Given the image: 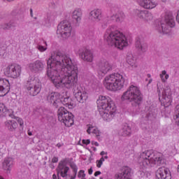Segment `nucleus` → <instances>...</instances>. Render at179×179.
<instances>
[{
  "label": "nucleus",
  "mask_w": 179,
  "mask_h": 179,
  "mask_svg": "<svg viewBox=\"0 0 179 179\" xmlns=\"http://www.w3.org/2000/svg\"><path fill=\"white\" fill-rule=\"evenodd\" d=\"M34 19H35V20H36V19H37V17H34Z\"/></svg>",
  "instance_id": "nucleus-58"
},
{
  "label": "nucleus",
  "mask_w": 179,
  "mask_h": 179,
  "mask_svg": "<svg viewBox=\"0 0 179 179\" xmlns=\"http://www.w3.org/2000/svg\"><path fill=\"white\" fill-rule=\"evenodd\" d=\"M137 162L141 170H145L155 164L162 166L164 163V156L157 151L148 150L140 153Z\"/></svg>",
  "instance_id": "nucleus-3"
},
{
  "label": "nucleus",
  "mask_w": 179,
  "mask_h": 179,
  "mask_svg": "<svg viewBox=\"0 0 179 179\" xmlns=\"http://www.w3.org/2000/svg\"><path fill=\"white\" fill-rule=\"evenodd\" d=\"M18 124H20V127H23V124H24L23 119L19 118L18 119Z\"/></svg>",
  "instance_id": "nucleus-43"
},
{
  "label": "nucleus",
  "mask_w": 179,
  "mask_h": 179,
  "mask_svg": "<svg viewBox=\"0 0 179 179\" xmlns=\"http://www.w3.org/2000/svg\"><path fill=\"white\" fill-rule=\"evenodd\" d=\"M1 29H3V30H10V27L9 22L3 24L1 25Z\"/></svg>",
  "instance_id": "nucleus-40"
},
{
  "label": "nucleus",
  "mask_w": 179,
  "mask_h": 179,
  "mask_svg": "<svg viewBox=\"0 0 179 179\" xmlns=\"http://www.w3.org/2000/svg\"><path fill=\"white\" fill-rule=\"evenodd\" d=\"M85 177H86V173H85V171L84 170L79 171L78 174V178H85Z\"/></svg>",
  "instance_id": "nucleus-39"
},
{
  "label": "nucleus",
  "mask_w": 179,
  "mask_h": 179,
  "mask_svg": "<svg viewBox=\"0 0 179 179\" xmlns=\"http://www.w3.org/2000/svg\"><path fill=\"white\" fill-rule=\"evenodd\" d=\"M83 145H90V139L83 140Z\"/></svg>",
  "instance_id": "nucleus-42"
},
{
  "label": "nucleus",
  "mask_w": 179,
  "mask_h": 179,
  "mask_svg": "<svg viewBox=\"0 0 179 179\" xmlns=\"http://www.w3.org/2000/svg\"><path fill=\"white\" fill-rule=\"evenodd\" d=\"M107 159H108V155L101 157L99 160H96V167L98 169H100L101 167V166H103V163H104L105 160H107Z\"/></svg>",
  "instance_id": "nucleus-35"
},
{
  "label": "nucleus",
  "mask_w": 179,
  "mask_h": 179,
  "mask_svg": "<svg viewBox=\"0 0 179 179\" xmlns=\"http://www.w3.org/2000/svg\"><path fill=\"white\" fill-rule=\"evenodd\" d=\"M124 15L122 13H120L116 14L115 15H112L111 17H105L103 20H101L99 22V26L101 29H107L108 24L110 20H114L115 19V22H121L123 20L124 17Z\"/></svg>",
  "instance_id": "nucleus-14"
},
{
  "label": "nucleus",
  "mask_w": 179,
  "mask_h": 179,
  "mask_svg": "<svg viewBox=\"0 0 179 179\" xmlns=\"http://www.w3.org/2000/svg\"><path fill=\"white\" fill-rule=\"evenodd\" d=\"M136 48L140 52H146L148 51V43L141 38H137L136 41Z\"/></svg>",
  "instance_id": "nucleus-24"
},
{
  "label": "nucleus",
  "mask_w": 179,
  "mask_h": 179,
  "mask_svg": "<svg viewBox=\"0 0 179 179\" xmlns=\"http://www.w3.org/2000/svg\"><path fill=\"white\" fill-rule=\"evenodd\" d=\"M156 179H171V173L167 168H159L156 171Z\"/></svg>",
  "instance_id": "nucleus-20"
},
{
  "label": "nucleus",
  "mask_w": 179,
  "mask_h": 179,
  "mask_svg": "<svg viewBox=\"0 0 179 179\" xmlns=\"http://www.w3.org/2000/svg\"><path fill=\"white\" fill-rule=\"evenodd\" d=\"M8 2H12L13 0H7Z\"/></svg>",
  "instance_id": "nucleus-57"
},
{
  "label": "nucleus",
  "mask_w": 179,
  "mask_h": 179,
  "mask_svg": "<svg viewBox=\"0 0 179 179\" xmlns=\"http://www.w3.org/2000/svg\"><path fill=\"white\" fill-rule=\"evenodd\" d=\"M58 120L62 122L65 127H72L75 121L73 120V115L68 111L65 108L60 106L57 110Z\"/></svg>",
  "instance_id": "nucleus-10"
},
{
  "label": "nucleus",
  "mask_w": 179,
  "mask_h": 179,
  "mask_svg": "<svg viewBox=\"0 0 179 179\" xmlns=\"http://www.w3.org/2000/svg\"><path fill=\"white\" fill-rule=\"evenodd\" d=\"M44 66H45V63L41 60H36L33 63H29L28 64V68L31 71V72H41L43 69H44Z\"/></svg>",
  "instance_id": "nucleus-19"
},
{
  "label": "nucleus",
  "mask_w": 179,
  "mask_h": 179,
  "mask_svg": "<svg viewBox=\"0 0 179 179\" xmlns=\"http://www.w3.org/2000/svg\"><path fill=\"white\" fill-rule=\"evenodd\" d=\"M148 83L149 84L152 83V79L149 80Z\"/></svg>",
  "instance_id": "nucleus-55"
},
{
  "label": "nucleus",
  "mask_w": 179,
  "mask_h": 179,
  "mask_svg": "<svg viewBox=\"0 0 179 179\" xmlns=\"http://www.w3.org/2000/svg\"><path fill=\"white\" fill-rule=\"evenodd\" d=\"M100 179H103V178L101 177Z\"/></svg>",
  "instance_id": "nucleus-60"
},
{
  "label": "nucleus",
  "mask_w": 179,
  "mask_h": 179,
  "mask_svg": "<svg viewBox=\"0 0 179 179\" xmlns=\"http://www.w3.org/2000/svg\"><path fill=\"white\" fill-rule=\"evenodd\" d=\"M10 90V83L6 78H0V96H6Z\"/></svg>",
  "instance_id": "nucleus-18"
},
{
  "label": "nucleus",
  "mask_w": 179,
  "mask_h": 179,
  "mask_svg": "<svg viewBox=\"0 0 179 179\" xmlns=\"http://www.w3.org/2000/svg\"><path fill=\"white\" fill-rule=\"evenodd\" d=\"M176 26V22H174V16L173 13H167L165 15L164 20L162 21L160 25H159L157 29L159 33L163 34H169L171 31V28Z\"/></svg>",
  "instance_id": "nucleus-9"
},
{
  "label": "nucleus",
  "mask_w": 179,
  "mask_h": 179,
  "mask_svg": "<svg viewBox=\"0 0 179 179\" xmlns=\"http://www.w3.org/2000/svg\"><path fill=\"white\" fill-rule=\"evenodd\" d=\"M7 111H9V110H8L6 106L3 103H0V113H6Z\"/></svg>",
  "instance_id": "nucleus-38"
},
{
  "label": "nucleus",
  "mask_w": 179,
  "mask_h": 179,
  "mask_svg": "<svg viewBox=\"0 0 179 179\" xmlns=\"http://www.w3.org/2000/svg\"><path fill=\"white\" fill-rule=\"evenodd\" d=\"M52 178L53 179H57V175L56 174H53L52 175Z\"/></svg>",
  "instance_id": "nucleus-53"
},
{
  "label": "nucleus",
  "mask_w": 179,
  "mask_h": 179,
  "mask_svg": "<svg viewBox=\"0 0 179 179\" xmlns=\"http://www.w3.org/2000/svg\"><path fill=\"white\" fill-rule=\"evenodd\" d=\"M47 76L57 89H72L74 96L79 103L87 100V92L78 85V66L73 64L69 55L54 52L47 61Z\"/></svg>",
  "instance_id": "nucleus-1"
},
{
  "label": "nucleus",
  "mask_w": 179,
  "mask_h": 179,
  "mask_svg": "<svg viewBox=\"0 0 179 179\" xmlns=\"http://www.w3.org/2000/svg\"><path fill=\"white\" fill-rule=\"evenodd\" d=\"M131 168L125 166L122 171L115 175L116 179H131Z\"/></svg>",
  "instance_id": "nucleus-25"
},
{
  "label": "nucleus",
  "mask_w": 179,
  "mask_h": 179,
  "mask_svg": "<svg viewBox=\"0 0 179 179\" xmlns=\"http://www.w3.org/2000/svg\"><path fill=\"white\" fill-rule=\"evenodd\" d=\"M5 127L7 128L10 132H13L16 131V129L18 127L17 122L15 120H7L5 122Z\"/></svg>",
  "instance_id": "nucleus-26"
},
{
  "label": "nucleus",
  "mask_w": 179,
  "mask_h": 179,
  "mask_svg": "<svg viewBox=\"0 0 179 179\" xmlns=\"http://www.w3.org/2000/svg\"><path fill=\"white\" fill-rule=\"evenodd\" d=\"M67 163L68 162L66 159H63L59 163L57 171L58 176L60 174L63 179L76 178V176L78 174V166H76L75 164H71L70 167L72 169L74 173L73 176H71V175L68 174V172L69 171V167L66 166Z\"/></svg>",
  "instance_id": "nucleus-7"
},
{
  "label": "nucleus",
  "mask_w": 179,
  "mask_h": 179,
  "mask_svg": "<svg viewBox=\"0 0 179 179\" xmlns=\"http://www.w3.org/2000/svg\"><path fill=\"white\" fill-rule=\"evenodd\" d=\"M100 174H101V172L100 171H96L94 173V176L97 177L98 176H100Z\"/></svg>",
  "instance_id": "nucleus-48"
},
{
  "label": "nucleus",
  "mask_w": 179,
  "mask_h": 179,
  "mask_svg": "<svg viewBox=\"0 0 179 179\" xmlns=\"http://www.w3.org/2000/svg\"><path fill=\"white\" fill-rule=\"evenodd\" d=\"M96 103L102 110L99 111L102 118L105 121H111V119L114 118L117 113V107H115L114 101L108 96L100 95L96 100Z\"/></svg>",
  "instance_id": "nucleus-4"
},
{
  "label": "nucleus",
  "mask_w": 179,
  "mask_h": 179,
  "mask_svg": "<svg viewBox=\"0 0 179 179\" xmlns=\"http://www.w3.org/2000/svg\"><path fill=\"white\" fill-rule=\"evenodd\" d=\"M57 34L62 38H69L72 34V25L68 20L62 21L57 26Z\"/></svg>",
  "instance_id": "nucleus-12"
},
{
  "label": "nucleus",
  "mask_w": 179,
  "mask_h": 179,
  "mask_svg": "<svg viewBox=\"0 0 179 179\" xmlns=\"http://www.w3.org/2000/svg\"><path fill=\"white\" fill-rule=\"evenodd\" d=\"M78 54L83 61L93 62L94 56L93 55V52H92V50L82 48L78 50Z\"/></svg>",
  "instance_id": "nucleus-16"
},
{
  "label": "nucleus",
  "mask_w": 179,
  "mask_h": 179,
  "mask_svg": "<svg viewBox=\"0 0 179 179\" xmlns=\"http://www.w3.org/2000/svg\"><path fill=\"white\" fill-rule=\"evenodd\" d=\"M8 24H10V29H12V27H16L17 26L16 22L13 20L10 21Z\"/></svg>",
  "instance_id": "nucleus-41"
},
{
  "label": "nucleus",
  "mask_w": 179,
  "mask_h": 179,
  "mask_svg": "<svg viewBox=\"0 0 179 179\" xmlns=\"http://www.w3.org/2000/svg\"><path fill=\"white\" fill-rule=\"evenodd\" d=\"M58 179H59V176H58Z\"/></svg>",
  "instance_id": "nucleus-61"
},
{
  "label": "nucleus",
  "mask_w": 179,
  "mask_h": 179,
  "mask_svg": "<svg viewBox=\"0 0 179 179\" xmlns=\"http://www.w3.org/2000/svg\"><path fill=\"white\" fill-rule=\"evenodd\" d=\"M117 29V25L109 26L104 34V40L108 45L115 47L118 50H124L128 47V40H127V36Z\"/></svg>",
  "instance_id": "nucleus-2"
},
{
  "label": "nucleus",
  "mask_w": 179,
  "mask_h": 179,
  "mask_svg": "<svg viewBox=\"0 0 179 179\" xmlns=\"http://www.w3.org/2000/svg\"><path fill=\"white\" fill-rule=\"evenodd\" d=\"M90 18L92 22H94V23H99V22H101V19H103V13H101V10H92L90 13Z\"/></svg>",
  "instance_id": "nucleus-21"
},
{
  "label": "nucleus",
  "mask_w": 179,
  "mask_h": 179,
  "mask_svg": "<svg viewBox=\"0 0 179 179\" xmlns=\"http://www.w3.org/2000/svg\"><path fill=\"white\" fill-rule=\"evenodd\" d=\"M104 155H106L105 156H107V152L104 151L100 152V155L102 156V157H104Z\"/></svg>",
  "instance_id": "nucleus-45"
},
{
  "label": "nucleus",
  "mask_w": 179,
  "mask_h": 179,
  "mask_svg": "<svg viewBox=\"0 0 179 179\" xmlns=\"http://www.w3.org/2000/svg\"><path fill=\"white\" fill-rule=\"evenodd\" d=\"M159 78L163 83H166V82H167V80L169 79V78H170V76H169V74H167V71H166V70H164L159 74Z\"/></svg>",
  "instance_id": "nucleus-32"
},
{
  "label": "nucleus",
  "mask_w": 179,
  "mask_h": 179,
  "mask_svg": "<svg viewBox=\"0 0 179 179\" xmlns=\"http://www.w3.org/2000/svg\"><path fill=\"white\" fill-rule=\"evenodd\" d=\"M24 88L30 96H37L41 92V83L38 78L30 76L24 83Z\"/></svg>",
  "instance_id": "nucleus-8"
},
{
  "label": "nucleus",
  "mask_w": 179,
  "mask_h": 179,
  "mask_svg": "<svg viewBox=\"0 0 179 179\" xmlns=\"http://www.w3.org/2000/svg\"><path fill=\"white\" fill-rule=\"evenodd\" d=\"M87 127V133L88 134V135H90V134H94V135H96V138H99V136H100V134H101V132H100V130H99L97 127L93 126L92 124H88Z\"/></svg>",
  "instance_id": "nucleus-29"
},
{
  "label": "nucleus",
  "mask_w": 179,
  "mask_h": 179,
  "mask_svg": "<svg viewBox=\"0 0 179 179\" xmlns=\"http://www.w3.org/2000/svg\"><path fill=\"white\" fill-rule=\"evenodd\" d=\"M122 101L131 103L132 106H141L143 101V94L141 92V88L136 85H131L127 90L123 92L121 96Z\"/></svg>",
  "instance_id": "nucleus-5"
},
{
  "label": "nucleus",
  "mask_w": 179,
  "mask_h": 179,
  "mask_svg": "<svg viewBox=\"0 0 179 179\" xmlns=\"http://www.w3.org/2000/svg\"><path fill=\"white\" fill-rule=\"evenodd\" d=\"M137 2L140 6L145 9H153L157 6V3L152 0H137Z\"/></svg>",
  "instance_id": "nucleus-22"
},
{
  "label": "nucleus",
  "mask_w": 179,
  "mask_h": 179,
  "mask_svg": "<svg viewBox=\"0 0 179 179\" xmlns=\"http://www.w3.org/2000/svg\"><path fill=\"white\" fill-rule=\"evenodd\" d=\"M111 65L106 60L101 61L98 64L97 73L100 76H104L109 71L112 69Z\"/></svg>",
  "instance_id": "nucleus-17"
},
{
  "label": "nucleus",
  "mask_w": 179,
  "mask_h": 179,
  "mask_svg": "<svg viewBox=\"0 0 179 179\" xmlns=\"http://www.w3.org/2000/svg\"><path fill=\"white\" fill-rule=\"evenodd\" d=\"M153 19V15H152V13L147 10V13H145V15H144V18L143 20H145V22H150V20H152Z\"/></svg>",
  "instance_id": "nucleus-37"
},
{
  "label": "nucleus",
  "mask_w": 179,
  "mask_h": 179,
  "mask_svg": "<svg viewBox=\"0 0 179 179\" xmlns=\"http://www.w3.org/2000/svg\"><path fill=\"white\" fill-rule=\"evenodd\" d=\"M157 92L159 94V99H160V97H162V101L164 107H169V106H171V103L173 102V96H171V88H170L169 85H164V87L163 90H162V91L157 87Z\"/></svg>",
  "instance_id": "nucleus-11"
},
{
  "label": "nucleus",
  "mask_w": 179,
  "mask_h": 179,
  "mask_svg": "<svg viewBox=\"0 0 179 179\" xmlns=\"http://www.w3.org/2000/svg\"><path fill=\"white\" fill-rule=\"evenodd\" d=\"M88 173L90 174V176H92V174H93V168L91 167L89 170H88Z\"/></svg>",
  "instance_id": "nucleus-46"
},
{
  "label": "nucleus",
  "mask_w": 179,
  "mask_h": 179,
  "mask_svg": "<svg viewBox=\"0 0 179 179\" xmlns=\"http://www.w3.org/2000/svg\"><path fill=\"white\" fill-rule=\"evenodd\" d=\"M131 134V127L127 124H125L120 130V135H122V136H129Z\"/></svg>",
  "instance_id": "nucleus-30"
},
{
  "label": "nucleus",
  "mask_w": 179,
  "mask_h": 179,
  "mask_svg": "<svg viewBox=\"0 0 179 179\" xmlns=\"http://www.w3.org/2000/svg\"><path fill=\"white\" fill-rule=\"evenodd\" d=\"M52 163H58V157H54L52 159Z\"/></svg>",
  "instance_id": "nucleus-44"
},
{
  "label": "nucleus",
  "mask_w": 179,
  "mask_h": 179,
  "mask_svg": "<svg viewBox=\"0 0 179 179\" xmlns=\"http://www.w3.org/2000/svg\"><path fill=\"white\" fill-rule=\"evenodd\" d=\"M0 179H4L2 176H0Z\"/></svg>",
  "instance_id": "nucleus-56"
},
{
  "label": "nucleus",
  "mask_w": 179,
  "mask_h": 179,
  "mask_svg": "<svg viewBox=\"0 0 179 179\" xmlns=\"http://www.w3.org/2000/svg\"><path fill=\"white\" fill-rule=\"evenodd\" d=\"M127 64L132 66V68H138V62L136 57L133 55L127 56Z\"/></svg>",
  "instance_id": "nucleus-31"
},
{
  "label": "nucleus",
  "mask_w": 179,
  "mask_h": 179,
  "mask_svg": "<svg viewBox=\"0 0 179 179\" xmlns=\"http://www.w3.org/2000/svg\"><path fill=\"white\" fill-rule=\"evenodd\" d=\"M148 78H150V74H148Z\"/></svg>",
  "instance_id": "nucleus-59"
},
{
  "label": "nucleus",
  "mask_w": 179,
  "mask_h": 179,
  "mask_svg": "<svg viewBox=\"0 0 179 179\" xmlns=\"http://www.w3.org/2000/svg\"><path fill=\"white\" fill-rule=\"evenodd\" d=\"M124 83H125L124 76L118 73L107 76L103 80V85L110 92L121 90L124 87Z\"/></svg>",
  "instance_id": "nucleus-6"
},
{
  "label": "nucleus",
  "mask_w": 179,
  "mask_h": 179,
  "mask_svg": "<svg viewBox=\"0 0 179 179\" xmlns=\"http://www.w3.org/2000/svg\"><path fill=\"white\" fill-rule=\"evenodd\" d=\"M92 145H94V146H99V144L97 141H92L91 142Z\"/></svg>",
  "instance_id": "nucleus-47"
},
{
  "label": "nucleus",
  "mask_w": 179,
  "mask_h": 179,
  "mask_svg": "<svg viewBox=\"0 0 179 179\" xmlns=\"http://www.w3.org/2000/svg\"><path fill=\"white\" fill-rule=\"evenodd\" d=\"M148 10H136V15L139 17L140 19H144L145 15H146Z\"/></svg>",
  "instance_id": "nucleus-34"
},
{
  "label": "nucleus",
  "mask_w": 179,
  "mask_h": 179,
  "mask_svg": "<svg viewBox=\"0 0 179 179\" xmlns=\"http://www.w3.org/2000/svg\"><path fill=\"white\" fill-rule=\"evenodd\" d=\"M160 2H163V3H166L167 0H159Z\"/></svg>",
  "instance_id": "nucleus-52"
},
{
  "label": "nucleus",
  "mask_w": 179,
  "mask_h": 179,
  "mask_svg": "<svg viewBox=\"0 0 179 179\" xmlns=\"http://www.w3.org/2000/svg\"><path fill=\"white\" fill-rule=\"evenodd\" d=\"M176 125L179 127V105L176 106V115L174 116Z\"/></svg>",
  "instance_id": "nucleus-36"
},
{
  "label": "nucleus",
  "mask_w": 179,
  "mask_h": 179,
  "mask_svg": "<svg viewBox=\"0 0 179 179\" xmlns=\"http://www.w3.org/2000/svg\"><path fill=\"white\" fill-rule=\"evenodd\" d=\"M47 101L55 107H61V95L58 92H50L47 96Z\"/></svg>",
  "instance_id": "nucleus-15"
},
{
  "label": "nucleus",
  "mask_w": 179,
  "mask_h": 179,
  "mask_svg": "<svg viewBox=\"0 0 179 179\" xmlns=\"http://www.w3.org/2000/svg\"><path fill=\"white\" fill-rule=\"evenodd\" d=\"M83 15V13L82 11V9L80 8H76L73 11L72 19L74 23L76 24V26H79V24L80 23V22H82Z\"/></svg>",
  "instance_id": "nucleus-23"
},
{
  "label": "nucleus",
  "mask_w": 179,
  "mask_h": 179,
  "mask_svg": "<svg viewBox=\"0 0 179 179\" xmlns=\"http://www.w3.org/2000/svg\"><path fill=\"white\" fill-rule=\"evenodd\" d=\"M13 166V159L12 158H5L3 162V169L7 173H10V169H12V166Z\"/></svg>",
  "instance_id": "nucleus-27"
},
{
  "label": "nucleus",
  "mask_w": 179,
  "mask_h": 179,
  "mask_svg": "<svg viewBox=\"0 0 179 179\" xmlns=\"http://www.w3.org/2000/svg\"><path fill=\"white\" fill-rule=\"evenodd\" d=\"M43 43L45 45H41V43H38L36 46L37 50H38L40 52L47 51V42L45 41H43Z\"/></svg>",
  "instance_id": "nucleus-33"
},
{
  "label": "nucleus",
  "mask_w": 179,
  "mask_h": 179,
  "mask_svg": "<svg viewBox=\"0 0 179 179\" xmlns=\"http://www.w3.org/2000/svg\"><path fill=\"white\" fill-rule=\"evenodd\" d=\"M62 146H64V144L63 143H58L57 144V147L59 149V148H62Z\"/></svg>",
  "instance_id": "nucleus-49"
},
{
  "label": "nucleus",
  "mask_w": 179,
  "mask_h": 179,
  "mask_svg": "<svg viewBox=\"0 0 179 179\" xmlns=\"http://www.w3.org/2000/svg\"><path fill=\"white\" fill-rule=\"evenodd\" d=\"M60 100L61 106L63 104V106H66V107H68L69 108H73V107H75V103L70 97L62 98Z\"/></svg>",
  "instance_id": "nucleus-28"
},
{
  "label": "nucleus",
  "mask_w": 179,
  "mask_h": 179,
  "mask_svg": "<svg viewBox=\"0 0 179 179\" xmlns=\"http://www.w3.org/2000/svg\"><path fill=\"white\" fill-rule=\"evenodd\" d=\"M28 135H29V136H31L33 135V134L31 133V131L30 130H28Z\"/></svg>",
  "instance_id": "nucleus-51"
},
{
  "label": "nucleus",
  "mask_w": 179,
  "mask_h": 179,
  "mask_svg": "<svg viewBox=\"0 0 179 179\" xmlns=\"http://www.w3.org/2000/svg\"><path fill=\"white\" fill-rule=\"evenodd\" d=\"M30 16L31 17H33V9L30 8Z\"/></svg>",
  "instance_id": "nucleus-50"
},
{
  "label": "nucleus",
  "mask_w": 179,
  "mask_h": 179,
  "mask_svg": "<svg viewBox=\"0 0 179 179\" xmlns=\"http://www.w3.org/2000/svg\"><path fill=\"white\" fill-rule=\"evenodd\" d=\"M3 72L8 78L17 79L22 75V66L18 64H11L4 69Z\"/></svg>",
  "instance_id": "nucleus-13"
},
{
  "label": "nucleus",
  "mask_w": 179,
  "mask_h": 179,
  "mask_svg": "<svg viewBox=\"0 0 179 179\" xmlns=\"http://www.w3.org/2000/svg\"><path fill=\"white\" fill-rule=\"evenodd\" d=\"M177 172H178V174H179V164H178V166H177Z\"/></svg>",
  "instance_id": "nucleus-54"
}]
</instances>
